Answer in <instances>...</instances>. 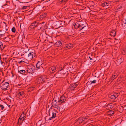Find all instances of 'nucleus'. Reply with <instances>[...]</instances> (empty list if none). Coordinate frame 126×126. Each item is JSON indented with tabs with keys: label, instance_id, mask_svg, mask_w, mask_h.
Returning a JSON list of instances; mask_svg holds the SVG:
<instances>
[{
	"label": "nucleus",
	"instance_id": "c9c22d12",
	"mask_svg": "<svg viewBox=\"0 0 126 126\" xmlns=\"http://www.w3.org/2000/svg\"><path fill=\"white\" fill-rule=\"evenodd\" d=\"M25 62L24 61H23L21 60L19 62H18V63H25Z\"/></svg>",
	"mask_w": 126,
	"mask_h": 126
},
{
	"label": "nucleus",
	"instance_id": "ddd939ff",
	"mask_svg": "<svg viewBox=\"0 0 126 126\" xmlns=\"http://www.w3.org/2000/svg\"><path fill=\"white\" fill-rule=\"evenodd\" d=\"M118 95L116 94H114L110 96V98L114 100L118 97Z\"/></svg>",
	"mask_w": 126,
	"mask_h": 126
},
{
	"label": "nucleus",
	"instance_id": "c756f323",
	"mask_svg": "<svg viewBox=\"0 0 126 126\" xmlns=\"http://www.w3.org/2000/svg\"><path fill=\"white\" fill-rule=\"evenodd\" d=\"M61 22V25H62V26L63 25H64L65 21H62L61 20H59V21Z\"/></svg>",
	"mask_w": 126,
	"mask_h": 126
},
{
	"label": "nucleus",
	"instance_id": "8fccbe9b",
	"mask_svg": "<svg viewBox=\"0 0 126 126\" xmlns=\"http://www.w3.org/2000/svg\"><path fill=\"white\" fill-rule=\"evenodd\" d=\"M42 27H41L40 28V29H41L42 28Z\"/></svg>",
	"mask_w": 126,
	"mask_h": 126
},
{
	"label": "nucleus",
	"instance_id": "49530a36",
	"mask_svg": "<svg viewBox=\"0 0 126 126\" xmlns=\"http://www.w3.org/2000/svg\"><path fill=\"white\" fill-rule=\"evenodd\" d=\"M6 5V4H5V5H3V6H5Z\"/></svg>",
	"mask_w": 126,
	"mask_h": 126
},
{
	"label": "nucleus",
	"instance_id": "a878e982",
	"mask_svg": "<svg viewBox=\"0 0 126 126\" xmlns=\"http://www.w3.org/2000/svg\"><path fill=\"white\" fill-rule=\"evenodd\" d=\"M50 69L52 71L55 72V70H56V67L55 66H53L51 67L50 68Z\"/></svg>",
	"mask_w": 126,
	"mask_h": 126
},
{
	"label": "nucleus",
	"instance_id": "72a5a7b5",
	"mask_svg": "<svg viewBox=\"0 0 126 126\" xmlns=\"http://www.w3.org/2000/svg\"><path fill=\"white\" fill-rule=\"evenodd\" d=\"M60 2L61 3H63L64 2H65L67 1V0H59Z\"/></svg>",
	"mask_w": 126,
	"mask_h": 126
},
{
	"label": "nucleus",
	"instance_id": "bb28decb",
	"mask_svg": "<svg viewBox=\"0 0 126 126\" xmlns=\"http://www.w3.org/2000/svg\"><path fill=\"white\" fill-rule=\"evenodd\" d=\"M61 104L60 103L56 107H55V108H56L57 110H59L60 109V108L61 107Z\"/></svg>",
	"mask_w": 126,
	"mask_h": 126
},
{
	"label": "nucleus",
	"instance_id": "c03bdc74",
	"mask_svg": "<svg viewBox=\"0 0 126 126\" xmlns=\"http://www.w3.org/2000/svg\"><path fill=\"white\" fill-rule=\"evenodd\" d=\"M63 70V69L62 68H61L60 69H59V70L60 71L62 70Z\"/></svg>",
	"mask_w": 126,
	"mask_h": 126
},
{
	"label": "nucleus",
	"instance_id": "cd10ccee",
	"mask_svg": "<svg viewBox=\"0 0 126 126\" xmlns=\"http://www.w3.org/2000/svg\"><path fill=\"white\" fill-rule=\"evenodd\" d=\"M25 71L24 70H21L19 71V73L22 74H25Z\"/></svg>",
	"mask_w": 126,
	"mask_h": 126
},
{
	"label": "nucleus",
	"instance_id": "f257e3e1",
	"mask_svg": "<svg viewBox=\"0 0 126 126\" xmlns=\"http://www.w3.org/2000/svg\"><path fill=\"white\" fill-rule=\"evenodd\" d=\"M73 25L75 29H78L79 31L83 30L86 31L87 30V25L82 20L75 22Z\"/></svg>",
	"mask_w": 126,
	"mask_h": 126
},
{
	"label": "nucleus",
	"instance_id": "412c9836",
	"mask_svg": "<svg viewBox=\"0 0 126 126\" xmlns=\"http://www.w3.org/2000/svg\"><path fill=\"white\" fill-rule=\"evenodd\" d=\"M2 39L4 40L5 41L7 42H9L10 40V38L8 36H7L6 37L3 38Z\"/></svg>",
	"mask_w": 126,
	"mask_h": 126
},
{
	"label": "nucleus",
	"instance_id": "473e14b6",
	"mask_svg": "<svg viewBox=\"0 0 126 126\" xmlns=\"http://www.w3.org/2000/svg\"><path fill=\"white\" fill-rule=\"evenodd\" d=\"M12 31L13 32H15L16 29L15 27H13L12 28Z\"/></svg>",
	"mask_w": 126,
	"mask_h": 126
},
{
	"label": "nucleus",
	"instance_id": "aec40b11",
	"mask_svg": "<svg viewBox=\"0 0 126 126\" xmlns=\"http://www.w3.org/2000/svg\"><path fill=\"white\" fill-rule=\"evenodd\" d=\"M62 45V42L60 41L57 42L55 44V45L56 47H60Z\"/></svg>",
	"mask_w": 126,
	"mask_h": 126
},
{
	"label": "nucleus",
	"instance_id": "603ef678",
	"mask_svg": "<svg viewBox=\"0 0 126 126\" xmlns=\"http://www.w3.org/2000/svg\"><path fill=\"white\" fill-rule=\"evenodd\" d=\"M121 7V8H122V7L121 6V7Z\"/></svg>",
	"mask_w": 126,
	"mask_h": 126
},
{
	"label": "nucleus",
	"instance_id": "f704fd0d",
	"mask_svg": "<svg viewBox=\"0 0 126 126\" xmlns=\"http://www.w3.org/2000/svg\"><path fill=\"white\" fill-rule=\"evenodd\" d=\"M123 20L124 23L125 24H126V18L124 19H123Z\"/></svg>",
	"mask_w": 126,
	"mask_h": 126
},
{
	"label": "nucleus",
	"instance_id": "4468645a",
	"mask_svg": "<svg viewBox=\"0 0 126 126\" xmlns=\"http://www.w3.org/2000/svg\"><path fill=\"white\" fill-rule=\"evenodd\" d=\"M47 37L45 35H43L40 34V39L42 40V41H45L46 40Z\"/></svg>",
	"mask_w": 126,
	"mask_h": 126
},
{
	"label": "nucleus",
	"instance_id": "7c9ffc66",
	"mask_svg": "<svg viewBox=\"0 0 126 126\" xmlns=\"http://www.w3.org/2000/svg\"><path fill=\"white\" fill-rule=\"evenodd\" d=\"M4 108V107L3 105L0 104V108L2 110H4L3 109Z\"/></svg>",
	"mask_w": 126,
	"mask_h": 126
},
{
	"label": "nucleus",
	"instance_id": "9b49d317",
	"mask_svg": "<svg viewBox=\"0 0 126 126\" xmlns=\"http://www.w3.org/2000/svg\"><path fill=\"white\" fill-rule=\"evenodd\" d=\"M57 100H55L54 98L52 101V106L51 107L53 106L54 107H56L59 104L58 103H57Z\"/></svg>",
	"mask_w": 126,
	"mask_h": 126
},
{
	"label": "nucleus",
	"instance_id": "1a4fd4ad",
	"mask_svg": "<svg viewBox=\"0 0 126 126\" xmlns=\"http://www.w3.org/2000/svg\"><path fill=\"white\" fill-rule=\"evenodd\" d=\"M66 101V98L65 97L64 95H62L60 98V100L58 101V103H64Z\"/></svg>",
	"mask_w": 126,
	"mask_h": 126
},
{
	"label": "nucleus",
	"instance_id": "4be33fe9",
	"mask_svg": "<svg viewBox=\"0 0 126 126\" xmlns=\"http://www.w3.org/2000/svg\"><path fill=\"white\" fill-rule=\"evenodd\" d=\"M114 113V111L112 110H109L107 112L108 114L110 115H112Z\"/></svg>",
	"mask_w": 126,
	"mask_h": 126
},
{
	"label": "nucleus",
	"instance_id": "2f4dec72",
	"mask_svg": "<svg viewBox=\"0 0 126 126\" xmlns=\"http://www.w3.org/2000/svg\"><path fill=\"white\" fill-rule=\"evenodd\" d=\"M96 80H94L93 81H91L90 83V84L95 83H96Z\"/></svg>",
	"mask_w": 126,
	"mask_h": 126
},
{
	"label": "nucleus",
	"instance_id": "f8f14e48",
	"mask_svg": "<svg viewBox=\"0 0 126 126\" xmlns=\"http://www.w3.org/2000/svg\"><path fill=\"white\" fill-rule=\"evenodd\" d=\"M51 114V116L49 117L48 119L50 120H51L52 119L55 118L56 117V114L55 111H54L52 112Z\"/></svg>",
	"mask_w": 126,
	"mask_h": 126
},
{
	"label": "nucleus",
	"instance_id": "f03ea898",
	"mask_svg": "<svg viewBox=\"0 0 126 126\" xmlns=\"http://www.w3.org/2000/svg\"><path fill=\"white\" fill-rule=\"evenodd\" d=\"M44 23V22H43L42 23H39L38 21H34L31 23L28 28V29L29 30H32L36 27L39 26V25L43 24Z\"/></svg>",
	"mask_w": 126,
	"mask_h": 126
},
{
	"label": "nucleus",
	"instance_id": "3c124183",
	"mask_svg": "<svg viewBox=\"0 0 126 126\" xmlns=\"http://www.w3.org/2000/svg\"><path fill=\"white\" fill-rule=\"evenodd\" d=\"M93 61V62H94V61Z\"/></svg>",
	"mask_w": 126,
	"mask_h": 126
},
{
	"label": "nucleus",
	"instance_id": "79ce46f5",
	"mask_svg": "<svg viewBox=\"0 0 126 126\" xmlns=\"http://www.w3.org/2000/svg\"><path fill=\"white\" fill-rule=\"evenodd\" d=\"M34 88L33 87H31V89L32 90H33V89H34Z\"/></svg>",
	"mask_w": 126,
	"mask_h": 126
},
{
	"label": "nucleus",
	"instance_id": "a19ab883",
	"mask_svg": "<svg viewBox=\"0 0 126 126\" xmlns=\"http://www.w3.org/2000/svg\"><path fill=\"white\" fill-rule=\"evenodd\" d=\"M5 36V34H0V37H2L3 36Z\"/></svg>",
	"mask_w": 126,
	"mask_h": 126
},
{
	"label": "nucleus",
	"instance_id": "c85d7f7f",
	"mask_svg": "<svg viewBox=\"0 0 126 126\" xmlns=\"http://www.w3.org/2000/svg\"><path fill=\"white\" fill-rule=\"evenodd\" d=\"M0 47L1 49H4V47H3V45L1 42L0 41Z\"/></svg>",
	"mask_w": 126,
	"mask_h": 126
},
{
	"label": "nucleus",
	"instance_id": "393cba45",
	"mask_svg": "<svg viewBox=\"0 0 126 126\" xmlns=\"http://www.w3.org/2000/svg\"><path fill=\"white\" fill-rule=\"evenodd\" d=\"M47 14L46 13H44L40 16V17L43 18L45 17L47 15Z\"/></svg>",
	"mask_w": 126,
	"mask_h": 126
},
{
	"label": "nucleus",
	"instance_id": "20e7f679",
	"mask_svg": "<svg viewBox=\"0 0 126 126\" xmlns=\"http://www.w3.org/2000/svg\"><path fill=\"white\" fill-rule=\"evenodd\" d=\"M9 83L8 82H5L1 85V86L0 87L1 89L2 90H6L7 89V88L9 87Z\"/></svg>",
	"mask_w": 126,
	"mask_h": 126
},
{
	"label": "nucleus",
	"instance_id": "39448f33",
	"mask_svg": "<svg viewBox=\"0 0 126 126\" xmlns=\"http://www.w3.org/2000/svg\"><path fill=\"white\" fill-rule=\"evenodd\" d=\"M41 65V63H40L39 61H38L36 65V67L40 69L39 71L41 72H43L44 71V68L42 66H40V65Z\"/></svg>",
	"mask_w": 126,
	"mask_h": 126
},
{
	"label": "nucleus",
	"instance_id": "09e8293b",
	"mask_svg": "<svg viewBox=\"0 0 126 126\" xmlns=\"http://www.w3.org/2000/svg\"><path fill=\"white\" fill-rule=\"evenodd\" d=\"M28 2H26V3H28Z\"/></svg>",
	"mask_w": 126,
	"mask_h": 126
},
{
	"label": "nucleus",
	"instance_id": "423d86ee",
	"mask_svg": "<svg viewBox=\"0 0 126 126\" xmlns=\"http://www.w3.org/2000/svg\"><path fill=\"white\" fill-rule=\"evenodd\" d=\"M61 22L59 21H56L54 22L53 24V25L54 27V28L57 29L61 26Z\"/></svg>",
	"mask_w": 126,
	"mask_h": 126
},
{
	"label": "nucleus",
	"instance_id": "58836bf2",
	"mask_svg": "<svg viewBox=\"0 0 126 126\" xmlns=\"http://www.w3.org/2000/svg\"><path fill=\"white\" fill-rule=\"evenodd\" d=\"M89 58H90L91 60H93V58H94L93 57H92L90 56H89Z\"/></svg>",
	"mask_w": 126,
	"mask_h": 126
},
{
	"label": "nucleus",
	"instance_id": "b1692460",
	"mask_svg": "<svg viewBox=\"0 0 126 126\" xmlns=\"http://www.w3.org/2000/svg\"><path fill=\"white\" fill-rule=\"evenodd\" d=\"M101 5L103 7L108 6L109 5V4L107 2H104Z\"/></svg>",
	"mask_w": 126,
	"mask_h": 126
},
{
	"label": "nucleus",
	"instance_id": "0eeeda50",
	"mask_svg": "<svg viewBox=\"0 0 126 126\" xmlns=\"http://www.w3.org/2000/svg\"><path fill=\"white\" fill-rule=\"evenodd\" d=\"M35 71V67L33 66H31L27 70L28 73H29L32 74Z\"/></svg>",
	"mask_w": 126,
	"mask_h": 126
},
{
	"label": "nucleus",
	"instance_id": "2eb2a0df",
	"mask_svg": "<svg viewBox=\"0 0 126 126\" xmlns=\"http://www.w3.org/2000/svg\"><path fill=\"white\" fill-rule=\"evenodd\" d=\"M23 117L22 115L21 114L19 117V118L18 119V123L21 124L23 122L24 120H23Z\"/></svg>",
	"mask_w": 126,
	"mask_h": 126
},
{
	"label": "nucleus",
	"instance_id": "e433bc0d",
	"mask_svg": "<svg viewBox=\"0 0 126 126\" xmlns=\"http://www.w3.org/2000/svg\"><path fill=\"white\" fill-rule=\"evenodd\" d=\"M27 6H24L22 8V9L23 10L26 9L27 8Z\"/></svg>",
	"mask_w": 126,
	"mask_h": 126
},
{
	"label": "nucleus",
	"instance_id": "4c0bfd02",
	"mask_svg": "<svg viewBox=\"0 0 126 126\" xmlns=\"http://www.w3.org/2000/svg\"><path fill=\"white\" fill-rule=\"evenodd\" d=\"M117 76H116V75H113V76H112V79H114L115 78H116L117 77Z\"/></svg>",
	"mask_w": 126,
	"mask_h": 126
},
{
	"label": "nucleus",
	"instance_id": "9d476101",
	"mask_svg": "<svg viewBox=\"0 0 126 126\" xmlns=\"http://www.w3.org/2000/svg\"><path fill=\"white\" fill-rule=\"evenodd\" d=\"M35 55V54L32 52L29 53L28 55V57L29 59H32L33 57H34Z\"/></svg>",
	"mask_w": 126,
	"mask_h": 126
},
{
	"label": "nucleus",
	"instance_id": "a211bd4d",
	"mask_svg": "<svg viewBox=\"0 0 126 126\" xmlns=\"http://www.w3.org/2000/svg\"><path fill=\"white\" fill-rule=\"evenodd\" d=\"M73 47V45L71 43H69L66 44L65 45V48H67L68 49H70L71 48H72Z\"/></svg>",
	"mask_w": 126,
	"mask_h": 126
},
{
	"label": "nucleus",
	"instance_id": "f3484780",
	"mask_svg": "<svg viewBox=\"0 0 126 126\" xmlns=\"http://www.w3.org/2000/svg\"><path fill=\"white\" fill-rule=\"evenodd\" d=\"M77 86V85L76 83L72 84L69 86L70 89L71 90H74Z\"/></svg>",
	"mask_w": 126,
	"mask_h": 126
},
{
	"label": "nucleus",
	"instance_id": "ea45409f",
	"mask_svg": "<svg viewBox=\"0 0 126 126\" xmlns=\"http://www.w3.org/2000/svg\"><path fill=\"white\" fill-rule=\"evenodd\" d=\"M22 116L23 117V120H24V119H25L26 118V117L25 116L23 115H22Z\"/></svg>",
	"mask_w": 126,
	"mask_h": 126
},
{
	"label": "nucleus",
	"instance_id": "6ab92c4d",
	"mask_svg": "<svg viewBox=\"0 0 126 126\" xmlns=\"http://www.w3.org/2000/svg\"><path fill=\"white\" fill-rule=\"evenodd\" d=\"M112 108V106L111 103L108 104L106 106V109L107 110L110 109Z\"/></svg>",
	"mask_w": 126,
	"mask_h": 126
},
{
	"label": "nucleus",
	"instance_id": "6e6552de",
	"mask_svg": "<svg viewBox=\"0 0 126 126\" xmlns=\"http://www.w3.org/2000/svg\"><path fill=\"white\" fill-rule=\"evenodd\" d=\"M87 118H86L85 117H80L76 121V123L77 124H79L80 123H81L83 121H85V119H86Z\"/></svg>",
	"mask_w": 126,
	"mask_h": 126
},
{
	"label": "nucleus",
	"instance_id": "a18cd8bd",
	"mask_svg": "<svg viewBox=\"0 0 126 126\" xmlns=\"http://www.w3.org/2000/svg\"><path fill=\"white\" fill-rule=\"evenodd\" d=\"M27 51H24L23 52V53H27Z\"/></svg>",
	"mask_w": 126,
	"mask_h": 126
},
{
	"label": "nucleus",
	"instance_id": "7ed1b4c3",
	"mask_svg": "<svg viewBox=\"0 0 126 126\" xmlns=\"http://www.w3.org/2000/svg\"><path fill=\"white\" fill-rule=\"evenodd\" d=\"M47 79L45 76H42L38 78L36 80L38 84L42 83L45 81Z\"/></svg>",
	"mask_w": 126,
	"mask_h": 126
},
{
	"label": "nucleus",
	"instance_id": "5701e85b",
	"mask_svg": "<svg viewBox=\"0 0 126 126\" xmlns=\"http://www.w3.org/2000/svg\"><path fill=\"white\" fill-rule=\"evenodd\" d=\"M116 34V32L114 30H113L112 31L111 33H110V35L111 36H113L114 37Z\"/></svg>",
	"mask_w": 126,
	"mask_h": 126
},
{
	"label": "nucleus",
	"instance_id": "dca6fc26",
	"mask_svg": "<svg viewBox=\"0 0 126 126\" xmlns=\"http://www.w3.org/2000/svg\"><path fill=\"white\" fill-rule=\"evenodd\" d=\"M18 95L19 97L21 96L22 98H24L25 96V93L23 91L19 92L18 94Z\"/></svg>",
	"mask_w": 126,
	"mask_h": 126
},
{
	"label": "nucleus",
	"instance_id": "37998d69",
	"mask_svg": "<svg viewBox=\"0 0 126 126\" xmlns=\"http://www.w3.org/2000/svg\"><path fill=\"white\" fill-rule=\"evenodd\" d=\"M114 1H115V2H118L120 0H113Z\"/></svg>",
	"mask_w": 126,
	"mask_h": 126
},
{
	"label": "nucleus",
	"instance_id": "de8ad7c7",
	"mask_svg": "<svg viewBox=\"0 0 126 126\" xmlns=\"http://www.w3.org/2000/svg\"><path fill=\"white\" fill-rule=\"evenodd\" d=\"M50 113H49V116H50Z\"/></svg>",
	"mask_w": 126,
	"mask_h": 126
}]
</instances>
